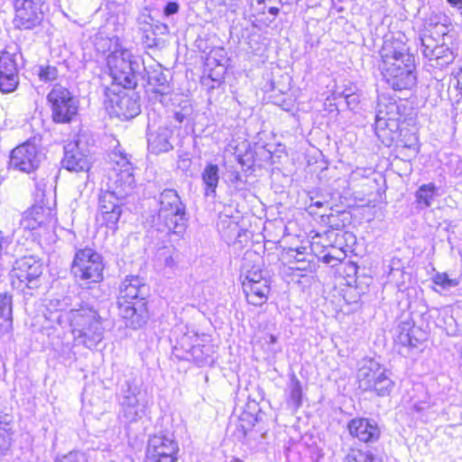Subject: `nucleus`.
I'll return each mask as SVG.
<instances>
[{"label": "nucleus", "instance_id": "14", "mask_svg": "<svg viewBox=\"0 0 462 462\" xmlns=\"http://www.w3.org/2000/svg\"><path fill=\"white\" fill-rule=\"evenodd\" d=\"M119 315L125 320V326L140 328L148 319L146 301L117 300Z\"/></svg>", "mask_w": 462, "mask_h": 462}, {"label": "nucleus", "instance_id": "26", "mask_svg": "<svg viewBox=\"0 0 462 462\" xmlns=\"http://www.w3.org/2000/svg\"><path fill=\"white\" fill-rule=\"evenodd\" d=\"M179 452V444L174 438L171 441L168 442L165 448H162L160 452L146 453L145 462H177Z\"/></svg>", "mask_w": 462, "mask_h": 462}, {"label": "nucleus", "instance_id": "29", "mask_svg": "<svg viewBox=\"0 0 462 462\" xmlns=\"http://www.w3.org/2000/svg\"><path fill=\"white\" fill-rule=\"evenodd\" d=\"M12 424V415L0 412V456L4 455L10 447Z\"/></svg>", "mask_w": 462, "mask_h": 462}, {"label": "nucleus", "instance_id": "35", "mask_svg": "<svg viewBox=\"0 0 462 462\" xmlns=\"http://www.w3.org/2000/svg\"><path fill=\"white\" fill-rule=\"evenodd\" d=\"M62 65H42L38 68L37 75L41 81L51 82L56 80L60 75Z\"/></svg>", "mask_w": 462, "mask_h": 462}, {"label": "nucleus", "instance_id": "5", "mask_svg": "<svg viewBox=\"0 0 462 462\" xmlns=\"http://www.w3.org/2000/svg\"><path fill=\"white\" fill-rule=\"evenodd\" d=\"M158 203V230L182 235L186 230L188 219L186 207L178 192L172 189H165L160 193Z\"/></svg>", "mask_w": 462, "mask_h": 462}, {"label": "nucleus", "instance_id": "11", "mask_svg": "<svg viewBox=\"0 0 462 462\" xmlns=\"http://www.w3.org/2000/svg\"><path fill=\"white\" fill-rule=\"evenodd\" d=\"M42 154L31 141H27L15 147L10 154L9 166L22 172L34 171L41 163Z\"/></svg>", "mask_w": 462, "mask_h": 462}, {"label": "nucleus", "instance_id": "55", "mask_svg": "<svg viewBox=\"0 0 462 462\" xmlns=\"http://www.w3.org/2000/svg\"><path fill=\"white\" fill-rule=\"evenodd\" d=\"M328 223L332 228L339 229L341 226H344L343 224H340L336 221L337 217L334 215L328 216Z\"/></svg>", "mask_w": 462, "mask_h": 462}, {"label": "nucleus", "instance_id": "53", "mask_svg": "<svg viewBox=\"0 0 462 462\" xmlns=\"http://www.w3.org/2000/svg\"><path fill=\"white\" fill-rule=\"evenodd\" d=\"M152 32H156V36L166 34L168 32V26L159 22L156 23H152Z\"/></svg>", "mask_w": 462, "mask_h": 462}, {"label": "nucleus", "instance_id": "30", "mask_svg": "<svg viewBox=\"0 0 462 462\" xmlns=\"http://www.w3.org/2000/svg\"><path fill=\"white\" fill-rule=\"evenodd\" d=\"M213 346L210 344H201L200 341L197 343V346L193 348V351L189 355V358H192L199 366H204L213 362Z\"/></svg>", "mask_w": 462, "mask_h": 462}, {"label": "nucleus", "instance_id": "32", "mask_svg": "<svg viewBox=\"0 0 462 462\" xmlns=\"http://www.w3.org/2000/svg\"><path fill=\"white\" fill-rule=\"evenodd\" d=\"M174 438L173 432L170 430L160 431L151 436L148 440L147 453L160 452V450L165 448L168 446V442L171 441Z\"/></svg>", "mask_w": 462, "mask_h": 462}, {"label": "nucleus", "instance_id": "43", "mask_svg": "<svg viewBox=\"0 0 462 462\" xmlns=\"http://www.w3.org/2000/svg\"><path fill=\"white\" fill-rule=\"evenodd\" d=\"M55 462H88V459L84 453L73 451L61 457L60 458H57Z\"/></svg>", "mask_w": 462, "mask_h": 462}, {"label": "nucleus", "instance_id": "56", "mask_svg": "<svg viewBox=\"0 0 462 462\" xmlns=\"http://www.w3.org/2000/svg\"><path fill=\"white\" fill-rule=\"evenodd\" d=\"M447 3L453 8L457 9L462 14V0H447Z\"/></svg>", "mask_w": 462, "mask_h": 462}, {"label": "nucleus", "instance_id": "6", "mask_svg": "<svg viewBox=\"0 0 462 462\" xmlns=\"http://www.w3.org/2000/svg\"><path fill=\"white\" fill-rule=\"evenodd\" d=\"M129 89L122 85L117 84L113 79L110 88H105L104 105L111 116L117 117L121 120H129L141 112L140 104L135 95L125 91Z\"/></svg>", "mask_w": 462, "mask_h": 462}, {"label": "nucleus", "instance_id": "48", "mask_svg": "<svg viewBox=\"0 0 462 462\" xmlns=\"http://www.w3.org/2000/svg\"><path fill=\"white\" fill-rule=\"evenodd\" d=\"M240 420H241V424L239 425V428H241L243 430L244 436H245L247 433V428L244 424V422L247 421L249 426H254L255 422L257 421V418L250 413H245L240 418Z\"/></svg>", "mask_w": 462, "mask_h": 462}, {"label": "nucleus", "instance_id": "4", "mask_svg": "<svg viewBox=\"0 0 462 462\" xmlns=\"http://www.w3.org/2000/svg\"><path fill=\"white\" fill-rule=\"evenodd\" d=\"M69 321L74 340L88 348L95 347L103 338L104 328L97 311L80 305L79 309H71L66 313Z\"/></svg>", "mask_w": 462, "mask_h": 462}, {"label": "nucleus", "instance_id": "2", "mask_svg": "<svg viewBox=\"0 0 462 462\" xmlns=\"http://www.w3.org/2000/svg\"><path fill=\"white\" fill-rule=\"evenodd\" d=\"M122 169L114 170V177L109 189L99 196V212L106 226L116 229L122 214L124 200L129 196L134 187V176L130 162L122 158Z\"/></svg>", "mask_w": 462, "mask_h": 462}, {"label": "nucleus", "instance_id": "64", "mask_svg": "<svg viewBox=\"0 0 462 462\" xmlns=\"http://www.w3.org/2000/svg\"><path fill=\"white\" fill-rule=\"evenodd\" d=\"M352 174H353L354 177H356V175H359V172H358V171H356Z\"/></svg>", "mask_w": 462, "mask_h": 462}, {"label": "nucleus", "instance_id": "62", "mask_svg": "<svg viewBox=\"0 0 462 462\" xmlns=\"http://www.w3.org/2000/svg\"><path fill=\"white\" fill-rule=\"evenodd\" d=\"M258 5H263L265 0H255Z\"/></svg>", "mask_w": 462, "mask_h": 462}, {"label": "nucleus", "instance_id": "46", "mask_svg": "<svg viewBox=\"0 0 462 462\" xmlns=\"http://www.w3.org/2000/svg\"><path fill=\"white\" fill-rule=\"evenodd\" d=\"M143 44L148 48L157 47L160 44V39L156 36V32L143 33L142 36Z\"/></svg>", "mask_w": 462, "mask_h": 462}, {"label": "nucleus", "instance_id": "1", "mask_svg": "<svg viewBox=\"0 0 462 462\" xmlns=\"http://www.w3.org/2000/svg\"><path fill=\"white\" fill-rule=\"evenodd\" d=\"M107 67L114 80L125 88H134L139 78L147 79L148 97L167 106L174 91L172 77L160 63L146 66L144 60L127 49H116L107 56Z\"/></svg>", "mask_w": 462, "mask_h": 462}, {"label": "nucleus", "instance_id": "58", "mask_svg": "<svg viewBox=\"0 0 462 462\" xmlns=\"http://www.w3.org/2000/svg\"><path fill=\"white\" fill-rule=\"evenodd\" d=\"M139 30L143 32V34L152 32V23L142 25L139 27Z\"/></svg>", "mask_w": 462, "mask_h": 462}, {"label": "nucleus", "instance_id": "36", "mask_svg": "<svg viewBox=\"0 0 462 462\" xmlns=\"http://www.w3.org/2000/svg\"><path fill=\"white\" fill-rule=\"evenodd\" d=\"M435 192L436 187L433 183L423 184L416 191V199L418 203L428 208L431 205Z\"/></svg>", "mask_w": 462, "mask_h": 462}, {"label": "nucleus", "instance_id": "34", "mask_svg": "<svg viewBox=\"0 0 462 462\" xmlns=\"http://www.w3.org/2000/svg\"><path fill=\"white\" fill-rule=\"evenodd\" d=\"M0 74L19 77L15 59L7 51L3 52L0 56Z\"/></svg>", "mask_w": 462, "mask_h": 462}, {"label": "nucleus", "instance_id": "51", "mask_svg": "<svg viewBox=\"0 0 462 462\" xmlns=\"http://www.w3.org/2000/svg\"><path fill=\"white\" fill-rule=\"evenodd\" d=\"M420 42H421V47H422V53L423 55L426 57V51L428 50L427 46L429 45L430 46H437L435 44V41L434 39L430 36V35H427V34H423V36L420 37Z\"/></svg>", "mask_w": 462, "mask_h": 462}, {"label": "nucleus", "instance_id": "54", "mask_svg": "<svg viewBox=\"0 0 462 462\" xmlns=\"http://www.w3.org/2000/svg\"><path fill=\"white\" fill-rule=\"evenodd\" d=\"M152 21H153L152 18L149 14H141L137 19L139 27H141L143 24L152 23Z\"/></svg>", "mask_w": 462, "mask_h": 462}, {"label": "nucleus", "instance_id": "3", "mask_svg": "<svg viewBox=\"0 0 462 462\" xmlns=\"http://www.w3.org/2000/svg\"><path fill=\"white\" fill-rule=\"evenodd\" d=\"M116 397L120 406L119 418L125 423L136 422L147 415L150 399L133 368L125 369L119 379Z\"/></svg>", "mask_w": 462, "mask_h": 462}, {"label": "nucleus", "instance_id": "45", "mask_svg": "<svg viewBox=\"0 0 462 462\" xmlns=\"http://www.w3.org/2000/svg\"><path fill=\"white\" fill-rule=\"evenodd\" d=\"M305 251L306 247H300L297 249H291V256L295 259L296 263H302V265L298 266L297 269L305 270L306 266L304 265L305 260Z\"/></svg>", "mask_w": 462, "mask_h": 462}, {"label": "nucleus", "instance_id": "63", "mask_svg": "<svg viewBox=\"0 0 462 462\" xmlns=\"http://www.w3.org/2000/svg\"><path fill=\"white\" fill-rule=\"evenodd\" d=\"M407 147L410 148V149L412 148L417 152L415 146H413L412 144H410Z\"/></svg>", "mask_w": 462, "mask_h": 462}, {"label": "nucleus", "instance_id": "60", "mask_svg": "<svg viewBox=\"0 0 462 462\" xmlns=\"http://www.w3.org/2000/svg\"><path fill=\"white\" fill-rule=\"evenodd\" d=\"M310 206H315L316 208H322L323 207V202L318 200V201L312 202L310 204Z\"/></svg>", "mask_w": 462, "mask_h": 462}, {"label": "nucleus", "instance_id": "28", "mask_svg": "<svg viewBox=\"0 0 462 462\" xmlns=\"http://www.w3.org/2000/svg\"><path fill=\"white\" fill-rule=\"evenodd\" d=\"M426 58L430 60H436L437 65L442 66L453 61L454 55L452 51L445 45L427 46Z\"/></svg>", "mask_w": 462, "mask_h": 462}, {"label": "nucleus", "instance_id": "8", "mask_svg": "<svg viewBox=\"0 0 462 462\" xmlns=\"http://www.w3.org/2000/svg\"><path fill=\"white\" fill-rule=\"evenodd\" d=\"M47 102L55 124H70L79 114V101L67 88L55 84L47 96Z\"/></svg>", "mask_w": 462, "mask_h": 462}, {"label": "nucleus", "instance_id": "38", "mask_svg": "<svg viewBox=\"0 0 462 462\" xmlns=\"http://www.w3.org/2000/svg\"><path fill=\"white\" fill-rule=\"evenodd\" d=\"M290 399L299 408L301 405L302 388L300 380L292 374L289 383Z\"/></svg>", "mask_w": 462, "mask_h": 462}, {"label": "nucleus", "instance_id": "24", "mask_svg": "<svg viewBox=\"0 0 462 462\" xmlns=\"http://www.w3.org/2000/svg\"><path fill=\"white\" fill-rule=\"evenodd\" d=\"M251 257L258 258L253 253H246L241 266V277H243L242 285L244 283H254L260 281H269L268 277L263 274L260 264L254 263Z\"/></svg>", "mask_w": 462, "mask_h": 462}, {"label": "nucleus", "instance_id": "33", "mask_svg": "<svg viewBox=\"0 0 462 462\" xmlns=\"http://www.w3.org/2000/svg\"><path fill=\"white\" fill-rule=\"evenodd\" d=\"M157 259L161 261L164 266L174 268L179 260V252L172 246H163L159 249Z\"/></svg>", "mask_w": 462, "mask_h": 462}, {"label": "nucleus", "instance_id": "18", "mask_svg": "<svg viewBox=\"0 0 462 462\" xmlns=\"http://www.w3.org/2000/svg\"><path fill=\"white\" fill-rule=\"evenodd\" d=\"M400 118L401 115L396 102L390 100L378 102L375 115V128L377 130L389 128L391 131H394L398 129Z\"/></svg>", "mask_w": 462, "mask_h": 462}, {"label": "nucleus", "instance_id": "40", "mask_svg": "<svg viewBox=\"0 0 462 462\" xmlns=\"http://www.w3.org/2000/svg\"><path fill=\"white\" fill-rule=\"evenodd\" d=\"M19 84V77L0 74V91L5 94L14 92Z\"/></svg>", "mask_w": 462, "mask_h": 462}, {"label": "nucleus", "instance_id": "25", "mask_svg": "<svg viewBox=\"0 0 462 462\" xmlns=\"http://www.w3.org/2000/svg\"><path fill=\"white\" fill-rule=\"evenodd\" d=\"M201 179L205 186V196L215 198L219 182L218 166L211 162L208 163L201 173Z\"/></svg>", "mask_w": 462, "mask_h": 462}, {"label": "nucleus", "instance_id": "13", "mask_svg": "<svg viewBox=\"0 0 462 462\" xmlns=\"http://www.w3.org/2000/svg\"><path fill=\"white\" fill-rule=\"evenodd\" d=\"M64 169L69 171H88L90 169V158L81 147V141L69 142L64 146V157L61 161Z\"/></svg>", "mask_w": 462, "mask_h": 462}, {"label": "nucleus", "instance_id": "42", "mask_svg": "<svg viewBox=\"0 0 462 462\" xmlns=\"http://www.w3.org/2000/svg\"><path fill=\"white\" fill-rule=\"evenodd\" d=\"M433 282L444 289L457 285V282L450 279L447 273H437L433 278Z\"/></svg>", "mask_w": 462, "mask_h": 462}, {"label": "nucleus", "instance_id": "39", "mask_svg": "<svg viewBox=\"0 0 462 462\" xmlns=\"http://www.w3.org/2000/svg\"><path fill=\"white\" fill-rule=\"evenodd\" d=\"M345 462H382L371 451L352 450L346 457Z\"/></svg>", "mask_w": 462, "mask_h": 462}, {"label": "nucleus", "instance_id": "12", "mask_svg": "<svg viewBox=\"0 0 462 462\" xmlns=\"http://www.w3.org/2000/svg\"><path fill=\"white\" fill-rule=\"evenodd\" d=\"M42 273V263L32 256H24L15 261L12 277L19 281V286L23 284L24 288L36 289L40 286Z\"/></svg>", "mask_w": 462, "mask_h": 462}, {"label": "nucleus", "instance_id": "15", "mask_svg": "<svg viewBox=\"0 0 462 462\" xmlns=\"http://www.w3.org/2000/svg\"><path fill=\"white\" fill-rule=\"evenodd\" d=\"M147 147L148 151L154 154L168 152L173 150L172 137L173 131L167 126H158L155 128L149 121L147 125Z\"/></svg>", "mask_w": 462, "mask_h": 462}, {"label": "nucleus", "instance_id": "9", "mask_svg": "<svg viewBox=\"0 0 462 462\" xmlns=\"http://www.w3.org/2000/svg\"><path fill=\"white\" fill-rule=\"evenodd\" d=\"M390 51L386 52L383 65H379L383 79L388 86L393 90L410 89L416 85L417 78L414 73L415 64L413 56H403L401 61L405 62V66L395 68L393 60L390 55Z\"/></svg>", "mask_w": 462, "mask_h": 462}, {"label": "nucleus", "instance_id": "44", "mask_svg": "<svg viewBox=\"0 0 462 462\" xmlns=\"http://www.w3.org/2000/svg\"><path fill=\"white\" fill-rule=\"evenodd\" d=\"M229 182L236 190H242L245 189V181L243 180L241 174L237 171H232L228 175Z\"/></svg>", "mask_w": 462, "mask_h": 462}, {"label": "nucleus", "instance_id": "27", "mask_svg": "<svg viewBox=\"0 0 462 462\" xmlns=\"http://www.w3.org/2000/svg\"><path fill=\"white\" fill-rule=\"evenodd\" d=\"M12 298L6 293H0V334L12 328Z\"/></svg>", "mask_w": 462, "mask_h": 462}, {"label": "nucleus", "instance_id": "10", "mask_svg": "<svg viewBox=\"0 0 462 462\" xmlns=\"http://www.w3.org/2000/svg\"><path fill=\"white\" fill-rule=\"evenodd\" d=\"M14 25L21 30H32L42 23L48 9L47 0H13Z\"/></svg>", "mask_w": 462, "mask_h": 462}, {"label": "nucleus", "instance_id": "31", "mask_svg": "<svg viewBox=\"0 0 462 462\" xmlns=\"http://www.w3.org/2000/svg\"><path fill=\"white\" fill-rule=\"evenodd\" d=\"M387 373V370L384 369L383 373L378 374L377 379L367 392H374L382 397L388 396L394 387V382L389 377Z\"/></svg>", "mask_w": 462, "mask_h": 462}, {"label": "nucleus", "instance_id": "50", "mask_svg": "<svg viewBox=\"0 0 462 462\" xmlns=\"http://www.w3.org/2000/svg\"><path fill=\"white\" fill-rule=\"evenodd\" d=\"M189 109L187 107V105L185 104L180 109L174 111L173 117L177 122L181 124L187 119L189 116Z\"/></svg>", "mask_w": 462, "mask_h": 462}, {"label": "nucleus", "instance_id": "19", "mask_svg": "<svg viewBox=\"0 0 462 462\" xmlns=\"http://www.w3.org/2000/svg\"><path fill=\"white\" fill-rule=\"evenodd\" d=\"M395 341L407 347H417L423 340V331L414 326V322L407 317L401 320L395 331Z\"/></svg>", "mask_w": 462, "mask_h": 462}, {"label": "nucleus", "instance_id": "21", "mask_svg": "<svg viewBox=\"0 0 462 462\" xmlns=\"http://www.w3.org/2000/svg\"><path fill=\"white\" fill-rule=\"evenodd\" d=\"M390 51L391 57L393 58L394 63V67L398 68L402 66H405V62H402L401 60H403L402 57L405 55L407 56H412L409 52V48L403 42L402 40L398 39H393V40H386L384 41L382 49L380 51V56H381V63L380 65H383L384 61L386 60L385 53Z\"/></svg>", "mask_w": 462, "mask_h": 462}, {"label": "nucleus", "instance_id": "37", "mask_svg": "<svg viewBox=\"0 0 462 462\" xmlns=\"http://www.w3.org/2000/svg\"><path fill=\"white\" fill-rule=\"evenodd\" d=\"M31 209L39 227L49 226L54 222V217L50 208L35 205Z\"/></svg>", "mask_w": 462, "mask_h": 462}, {"label": "nucleus", "instance_id": "16", "mask_svg": "<svg viewBox=\"0 0 462 462\" xmlns=\"http://www.w3.org/2000/svg\"><path fill=\"white\" fill-rule=\"evenodd\" d=\"M349 434L359 441L371 444L381 437V429L377 422L368 418H354L347 423Z\"/></svg>", "mask_w": 462, "mask_h": 462}, {"label": "nucleus", "instance_id": "7", "mask_svg": "<svg viewBox=\"0 0 462 462\" xmlns=\"http://www.w3.org/2000/svg\"><path fill=\"white\" fill-rule=\"evenodd\" d=\"M104 263L100 254L90 247L78 249L75 253L70 273L84 284L99 282L103 280Z\"/></svg>", "mask_w": 462, "mask_h": 462}, {"label": "nucleus", "instance_id": "20", "mask_svg": "<svg viewBox=\"0 0 462 462\" xmlns=\"http://www.w3.org/2000/svg\"><path fill=\"white\" fill-rule=\"evenodd\" d=\"M174 335L176 343L172 347L173 355L179 359H189L193 348L200 341L198 334L193 330L183 331L182 328H176Z\"/></svg>", "mask_w": 462, "mask_h": 462}, {"label": "nucleus", "instance_id": "59", "mask_svg": "<svg viewBox=\"0 0 462 462\" xmlns=\"http://www.w3.org/2000/svg\"><path fill=\"white\" fill-rule=\"evenodd\" d=\"M269 14L276 16L278 15L279 12H280V9L278 7H270L269 10H268Z\"/></svg>", "mask_w": 462, "mask_h": 462}, {"label": "nucleus", "instance_id": "52", "mask_svg": "<svg viewBox=\"0 0 462 462\" xmlns=\"http://www.w3.org/2000/svg\"><path fill=\"white\" fill-rule=\"evenodd\" d=\"M179 11V5L176 2H169L166 4L163 13L166 16L172 15Z\"/></svg>", "mask_w": 462, "mask_h": 462}, {"label": "nucleus", "instance_id": "41", "mask_svg": "<svg viewBox=\"0 0 462 462\" xmlns=\"http://www.w3.org/2000/svg\"><path fill=\"white\" fill-rule=\"evenodd\" d=\"M32 213V209L29 208L21 217L20 226L24 230H34L39 227L35 217Z\"/></svg>", "mask_w": 462, "mask_h": 462}, {"label": "nucleus", "instance_id": "47", "mask_svg": "<svg viewBox=\"0 0 462 462\" xmlns=\"http://www.w3.org/2000/svg\"><path fill=\"white\" fill-rule=\"evenodd\" d=\"M344 102L347 108L355 110L360 102L359 96L355 93L346 94L344 97Z\"/></svg>", "mask_w": 462, "mask_h": 462}, {"label": "nucleus", "instance_id": "17", "mask_svg": "<svg viewBox=\"0 0 462 462\" xmlns=\"http://www.w3.org/2000/svg\"><path fill=\"white\" fill-rule=\"evenodd\" d=\"M149 295V286L144 279L138 275L126 276L119 288V300L145 301Z\"/></svg>", "mask_w": 462, "mask_h": 462}, {"label": "nucleus", "instance_id": "22", "mask_svg": "<svg viewBox=\"0 0 462 462\" xmlns=\"http://www.w3.org/2000/svg\"><path fill=\"white\" fill-rule=\"evenodd\" d=\"M243 291L247 302L254 306H262L268 300L270 281H260L254 283H244Z\"/></svg>", "mask_w": 462, "mask_h": 462}, {"label": "nucleus", "instance_id": "23", "mask_svg": "<svg viewBox=\"0 0 462 462\" xmlns=\"http://www.w3.org/2000/svg\"><path fill=\"white\" fill-rule=\"evenodd\" d=\"M384 369L373 359L365 361L357 373L359 388L362 391L367 392L377 379V375L383 373Z\"/></svg>", "mask_w": 462, "mask_h": 462}, {"label": "nucleus", "instance_id": "57", "mask_svg": "<svg viewBox=\"0 0 462 462\" xmlns=\"http://www.w3.org/2000/svg\"><path fill=\"white\" fill-rule=\"evenodd\" d=\"M321 260L324 263H331L333 261H337V258L328 253L321 257Z\"/></svg>", "mask_w": 462, "mask_h": 462}, {"label": "nucleus", "instance_id": "61", "mask_svg": "<svg viewBox=\"0 0 462 462\" xmlns=\"http://www.w3.org/2000/svg\"><path fill=\"white\" fill-rule=\"evenodd\" d=\"M229 462H243V461L237 457H233Z\"/></svg>", "mask_w": 462, "mask_h": 462}, {"label": "nucleus", "instance_id": "49", "mask_svg": "<svg viewBox=\"0 0 462 462\" xmlns=\"http://www.w3.org/2000/svg\"><path fill=\"white\" fill-rule=\"evenodd\" d=\"M227 222H228L227 227L230 229V233H231V235L228 236L227 239H228V242H232L233 236H234V238H236L241 236L242 229L240 228V226H238V224L236 222L232 221L230 219H228Z\"/></svg>", "mask_w": 462, "mask_h": 462}]
</instances>
